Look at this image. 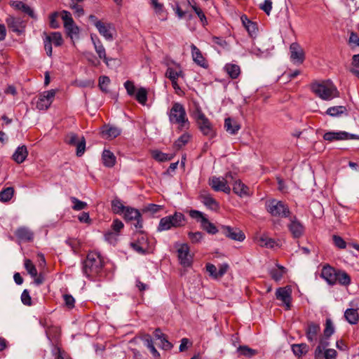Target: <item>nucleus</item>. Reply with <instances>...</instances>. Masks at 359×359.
<instances>
[{"label":"nucleus","instance_id":"49530a36","mask_svg":"<svg viewBox=\"0 0 359 359\" xmlns=\"http://www.w3.org/2000/svg\"><path fill=\"white\" fill-rule=\"evenodd\" d=\"M191 135L187 133H183L174 143V147L176 149H180L182 147H184L186 144L189 142L190 140Z\"/></svg>","mask_w":359,"mask_h":359},{"label":"nucleus","instance_id":"412c9836","mask_svg":"<svg viewBox=\"0 0 359 359\" xmlns=\"http://www.w3.org/2000/svg\"><path fill=\"white\" fill-rule=\"evenodd\" d=\"M191 50L194 62L203 68H208V64L201 51L194 44L191 45Z\"/></svg>","mask_w":359,"mask_h":359},{"label":"nucleus","instance_id":"393cba45","mask_svg":"<svg viewBox=\"0 0 359 359\" xmlns=\"http://www.w3.org/2000/svg\"><path fill=\"white\" fill-rule=\"evenodd\" d=\"M320 327L318 324L313 322L309 323L306 329V336L309 342H314L317 340L320 332Z\"/></svg>","mask_w":359,"mask_h":359},{"label":"nucleus","instance_id":"de8ad7c7","mask_svg":"<svg viewBox=\"0 0 359 359\" xmlns=\"http://www.w3.org/2000/svg\"><path fill=\"white\" fill-rule=\"evenodd\" d=\"M24 265L25 269L32 277H36L37 276V270L30 259H26Z\"/></svg>","mask_w":359,"mask_h":359},{"label":"nucleus","instance_id":"6ab92c4d","mask_svg":"<svg viewBox=\"0 0 359 359\" xmlns=\"http://www.w3.org/2000/svg\"><path fill=\"white\" fill-rule=\"evenodd\" d=\"M222 232L226 237L234 241H243L245 238V234L238 228L223 226Z\"/></svg>","mask_w":359,"mask_h":359},{"label":"nucleus","instance_id":"052dcab7","mask_svg":"<svg viewBox=\"0 0 359 359\" xmlns=\"http://www.w3.org/2000/svg\"><path fill=\"white\" fill-rule=\"evenodd\" d=\"M189 238L193 243H199L202 239L203 234L200 231L197 232H189L188 233Z\"/></svg>","mask_w":359,"mask_h":359},{"label":"nucleus","instance_id":"bb28decb","mask_svg":"<svg viewBox=\"0 0 359 359\" xmlns=\"http://www.w3.org/2000/svg\"><path fill=\"white\" fill-rule=\"evenodd\" d=\"M11 6L16 10L21 11L24 13L29 15L30 18L33 19H36V15L34 11V10L28 5L25 4L22 1H13Z\"/></svg>","mask_w":359,"mask_h":359},{"label":"nucleus","instance_id":"2eb2a0df","mask_svg":"<svg viewBox=\"0 0 359 359\" xmlns=\"http://www.w3.org/2000/svg\"><path fill=\"white\" fill-rule=\"evenodd\" d=\"M291 289L288 287H279L276 291V299L282 302L287 310H289L291 306Z\"/></svg>","mask_w":359,"mask_h":359},{"label":"nucleus","instance_id":"f257e3e1","mask_svg":"<svg viewBox=\"0 0 359 359\" xmlns=\"http://www.w3.org/2000/svg\"><path fill=\"white\" fill-rule=\"evenodd\" d=\"M169 122L172 125L177 126L180 131L188 130L190 127V121L187 116L186 109L180 102H174L167 113Z\"/></svg>","mask_w":359,"mask_h":359},{"label":"nucleus","instance_id":"f704fd0d","mask_svg":"<svg viewBox=\"0 0 359 359\" xmlns=\"http://www.w3.org/2000/svg\"><path fill=\"white\" fill-rule=\"evenodd\" d=\"M345 319L351 325L358 323L359 320V313L356 309H347L344 312Z\"/></svg>","mask_w":359,"mask_h":359},{"label":"nucleus","instance_id":"a19ab883","mask_svg":"<svg viewBox=\"0 0 359 359\" xmlns=\"http://www.w3.org/2000/svg\"><path fill=\"white\" fill-rule=\"evenodd\" d=\"M15 190L13 187H9L0 191V201L3 203L8 202L13 196Z\"/></svg>","mask_w":359,"mask_h":359},{"label":"nucleus","instance_id":"4468645a","mask_svg":"<svg viewBox=\"0 0 359 359\" xmlns=\"http://www.w3.org/2000/svg\"><path fill=\"white\" fill-rule=\"evenodd\" d=\"M124 219L127 222L135 221L134 224L135 229H141L142 227V219L140 211L137 209L131 207H126L123 212Z\"/></svg>","mask_w":359,"mask_h":359},{"label":"nucleus","instance_id":"f8f14e48","mask_svg":"<svg viewBox=\"0 0 359 359\" xmlns=\"http://www.w3.org/2000/svg\"><path fill=\"white\" fill-rule=\"evenodd\" d=\"M130 247L137 253L144 255L149 251V242L146 235L139 233L137 240L130 243Z\"/></svg>","mask_w":359,"mask_h":359},{"label":"nucleus","instance_id":"b1692460","mask_svg":"<svg viewBox=\"0 0 359 359\" xmlns=\"http://www.w3.org/2000/svg\"><path fill=\"white\" fill-rule=\"evenodd\" d=\"M99 33L108 41L113 40L114 29L110 24H105L102 22H97L96 25Z\"/></svg>","mask_w":359,"mask_h":359},{"label":"nucleus","instance_id":"4be33fe9","mask_svg":"<svg viewBox=\"0 0 359 359\" xmlns=\"http://www.w3.org/2000/svg\"><path fill=\"white\" fill-rule=\"evenodd\" d=\"M175 66H168L165 76L171 81L178 80L179 78H184V74L182 69L181 66L179 64H175Z\"/></svg>","mask_w":359,"mask_h":359},{"label":"nucleus","instance_id":"dca6fc26","mask_svg":"<svg viewBox=\"0 0 359 359\" xmlns=\"http://www.w3.org/2000/svg\"><path fill=\"white\" fill-rule=\"evenodd\" d=\"M288 229L292 233L293 238H299L302 237L304 233V226L302 222L297 219L296 217L290 218V222L288 224Z\"/></svg>","mask_w":359,"mask_h":359},{"label":"nucleus","instance_id":"603ef678","mask_svg":"<svg viewBox=\"0 0 359 359\" xmlns=\"http://www.w3.org/2000/svg\"><path fill=\"white\" fill-rule=\"evenodd\" d=\"M238 351L241 355L249 358L255 355L257 353V351L255 349L250 348L246 346H240L238 348Z\"/></svg>","mask_w":359,"mask_h":359},{"label":"nucleus","instance_id":"6e6552de","mask_svg":"<svg viewBox=\"0 0 359 359\" xmlns=\"http://www.w3.org/2000/svg\"><path fill=\"white\" fill-rule=\"evenodd\" d=\"M65 141L67 144L76 147V156H81L86 150V140L84 137H79L74 133L67 134Z\"/></svg>","mask_w":359,"mask_h":359},{"label":"nucleus","instance_id":"9d476101","mask_svg":"<svg viewBox=\"0 0 359 359\" xmlns=\"http://www.w3.org/2000/svg\"><path fill=\"white\" fill-rule=\"evenodd\" d=\"M323 139L327 142L359 139V136L345 131H329L324 134Z\"/></svg>","mask_w":359,"mask_h":359},{"label":"nucleus","instance_id":"f03ea898","mask_svg":"<svg viewBox=\"0 0 359 359\" xmlns=\"http://www.w3.org/2000/svg\"><path fill=\"white\" fill-rule=\"evenodd\" d=\"M103 259L97 252H90L83 263V273L89 279H93L102 271Z\"/></svg>","mask_w":359,"mask_h":359},{"label":"nucleus","instance_id":"6e6d98bb","mask_svg":"<svg viewBox=\"0 0 359 359\" xmlns=\"http://www.w3.org/2000/svg\"><path fill=\"white\" fill-rule=\"evenodd\" d=\"M192 8L199 18L202 25L203 27L206 26L208 25V20L203 11L200 8L197 7L196 5L192 6Z\"/></svg>","mask_w":359,"mask_h":359},{"label":"nucleus","instance_id":"e2e57ef3","mask_svg":"<svg viewBox=\"0 0 359 359\" xmlns=\"http://www.w3.org/2000/svg\"><path fill=\"white\" fill-rule=\"evenodd\" d=\"M259 8L269 15L272 10V1L264 0V3L260 4Z\"/></svg>","mask_w":359,"mask_h":359},{"label":"nucleus","instance_id":"e433bc0d","mask_svg":"<svg viewBox=\"0 0 359 359\" xmlns=\"http://www.w3.org/2000/svg\"><path fill=\"white\" fill-rule=\"evenodd\" d=\"M94 48H95V50L96 53H97L100 59H102L107 65H109V60H111V59H109L107 57L105 48L102 46L100 39H97V42H94Z\"/></svg>","mask_w":359,"mask_h":359},{"label":"nucleus","instance_id":"ea45409f","mask_svg":"<svg viewBox=\"0 0 359 359\" xmlns=\"http://www.w3.org/2000/svg\"><path fill=\"white\" fill-rule=\"evenodd\" d=\"M346 107L344 106H334L329 107L326 111V114L332 117H337L346 113Z\"/></svg>","mask_w":359,"mask_h":359},{"label":"nucleus","instance_id":"39448f33","mask_svg":"<svg viewBox=\"0 0 359 359\" xmlns=\"http://www.w3.org/2000/svg\"><path fill=\"white\" fill-rule=\"evenodd\" d=\"M194 117L203 135L209 138H213L215 136L216 133L212 123L200 108H196Z\"/></svg>","mask_w":359,"mask_h":359},{"label":"nucleus","instance_id":"a878e982","mask_svg":"<svg viewBox=\"0 0 359 359\" xmlns=\"http://www.w3.org/2000/svg\"><path fill=\"white\" fill-rule=\"evenodd\" d=\"M224 126L226 131L232 135H236L241 128V124L236 120L229 117L224 119Z\"/></svg>","mask_w":359,"mask_h":359},{"label":"nucleus","instance_id":"473e14b6","mask_svg":"<svg viewBox=\"0 0 359 359\" xmlns=\"http://www.w3.org/2000/svg\"><path fill=\"white\" fill-rule=\"evenodd\" d=\"M202 203L209 209L217 210L219 208L217 202L209 194H203L201 195Z\"/></svg>","mask_w":359,"mask_h":359},{"label":"nucleus","instance_id":"c03bdc74","mask_svg":"<svg viewBox=\"0 0 359 359\" xmlns=\"http://www.w3.org/2000/svg\"><path fill=\"white\" fill-rule=\"evenodd\" d=\"M257 243L262 247L273 248L274 246L275 241L269 238L267 236L263 234L257 237Z\"/></svg>","mask_w":359,"mask_h":359},{"label":"nucleus","instance_id":"c9c22d12","mask_svg":"<svg viewBox=\"0 0 359 359\" xmlns=\"http://www.w3.org/2000/svg\"><path fill=\"white\" fill-rule=\"evenodd\" d=\"M344 286H348L351 284V277L344 271L337 270L336 274V283Z\"/></svg>","mask_w":359,"mask_h":359},{"label":"nucleus","instance_id":"09e8293b","mask_svg":"<svg viewBox=\"0 0 359 359\" xmlns=\"http://www.w3.org/2000/svg\"><path fill=\"white\" fill-rule=\"evenodd\" d=\"M112 210L116 214H123L126 207L123 205L120 200H114L111 203Z\"/></svg>","mask_w":359,"mask_h":359},{"label":"nucleus","instance_id":"7c9ffc66","mask_svg":"<svg viewBox=\"0 0 359 359\" xmlns=\"http://www.w3.org/2000/svg\"><path fill=\"white\" fill-rule=\"evenodd\" d=\"M121 130L114 126H104L102 128V136L106 139H113L121 134Z\"/></svg>","mask_w":359,"mask_h":359},{"label":"nucleus","instance_id":"cd10ccee","mask_svg":"<svg viewBox=\"0 0 359 359\" xmlns=\"http://www.w3.org/2000/svg\"><path fill=\"white\" fill-rule=\"evenodd\" d=\"M241 19L243 26L245 27V29L248 32L249 35L251 37L255 36L258 32V27H257V23L249 20L246 15H242Z\"/></svg>","mask_w":359,"mask_h":359},{"label":"nucleus","instance_id":"ddd939ff","mask_svg":"<svg viewBox=\"0 0 359 359\" xmlns=\"http://www.w3.org/2000/svg\"><path fill=\"white\" fill-rule=\"evenodd\" d=\"M55 95V90L43 92L38 98L36 104V108L39 110H46L52 104Z\"/></svg>","mask_w":359,"mask_h":359},{"label":"nucleus","instance_id":"bf43d9fd","mask_svg":"<svg viewBox=\"0 0 359 359\" xmlns=\"http://www.w3.org/2000/svg\"><path fill=\"white\" fill-rule=\"evenodd\" d=\"M110 83V79L107 76H102L99 79V87L101 90L107 92V86Z\"/></svg>","mask_w":359,"mask_h":359},{"label":"nucleus","instance_id":"a211bd4d","mask_svg":"<svg viewBox=\"0 0 359 359\" xmlns=\"http://www.w3.org/2000/svg\"><path fill=\"white\" fill-rule=\"evenodd\" d=\"M290 58L294 63L302 64L304 60V52L297 43H292L290 46Z\"/></svg>","mask_w":359,"mask_h":359},{"label":"nucleus","instance_id":"3c124183","mask_svg":"<svg viewBox=\"0 0 359 359\" xmlns=\"http://www.w3.org/2000/svg\"><path fill=\"white\" fill-rule=\"evenodd\" d=\"M285 273V268L279 266L278 269H271L270 274L273 280L276 281L280 280Z\"/></svg>","mask_w":359,"mask_h":359},{"label":"nucleus","instance_id":"774afa93","mask_svg":"<svg viewBox=\"0 0 359 359\" xmlns=\"http://www.w3.org/2000/svg\"><path fill=\"white\" fill-rule=\"evenodd\" d=\"M70 8L74 10L78 17H81L84 14V11L81 6L78 5L74 2V0H72L69 4Z\"/></svg>","mask_w":359,"mask_h":359},{"label":"nucleus","instance_id":"4d7b16f0","mask_svg":"<svg viewBox=\"0 0 359 359\" xmlns=\"http://www.w3.org/2000/svg\"><path fill=\"white\" fill-rule=\"evenodd\" d=\"M52 353L55 359H71L64 351H62L58 346H54L53 348Z\"/></svg>","mask_w":359,"mask_h":359},{"label":"nucleus","instance_id":"8fccbe9b","mask_svg":"<svg viewBox=\"0 0 359 359\" xmlns=\"http://www.w3.org/2000/svg\"><path fill=\"white\" fill-rule=\"evenodd\" d=\"M152 156L155 160H156L159 162H164V161H170L171 159L169 154L163 153L158 150H155V151H152Z\"/></svg>","mask_w":359,"mask_h":359},{"label":"nucleus","instance_id":"680f3d73","mask_svg":"<svg viewBox=\"0 0 359 359\" xmlns=\"http://www.w3.org/2000/svg\"><path fill=\"white\" fill-rule=\"evenodd\" d=\"M124 87L127 91V93L130 95V96H133L135 95V90H136V88L134 85V83L131 81H126L125 83H124Z\"/></svg>","mask_w":359,"mask_h":359},{"label":"nucleus","instance_id":"37998d69","mask_svg":"<svg viewBox=\"0 0 359 359\" xmlns=\"http://www.w3.org/2000/svg\"><path fill=\"white\" fill-rule=\"evenodd\" d=\"M201 226L210 234L214 235L218 231L215 225L210 222L207 218L203 219V222L201 223Z\"/></svg>","mask_w":359,"mask_h":359},{"label":"nucleus","instance_id":"c85d7f7f","mask_svg":"<svg viewBox=\"0 0 359 359\" xmlns=\"http://www.w3.org/2000/svg\"><path fill=\"white\" fill-rule=\"evenodd\" d=\"M28 151L26 146L22 145L18 147L13 154V160L17 163L20 164L23 163L27 157Z\"/></svg>","mask_w":359,"mask_h":359},{"label":"nucleus","instance_id":"aec40b11","mask_svg":"<svg viewBox=\"0 0 359 359\" xmlns=\"http://www.w3.org/2000/svg\"><path fill=\"white\" fill-rule=\"evenodd\" d=\"M337 271L333 267L327 265L323 267L320 277L323 278L329 285L336 284V274Z\"/></svg>","mask_w":359,"mask_h":359},{"label":"nucleus","instance_id":"58836bf2","mask_svg":"<svg viewBox=\"0 0 359 359\" xmlns=\"http://www.w3.org/2000/svg\"><path fill=\"white\" fill-rule=\"evenodd\" d=\"M292 351L293 353L297 357H302L306 354L309 351V346L304 343L292 345Z\"/></svg>","mask_w":359,"mask_h":359},{"label":"nucleus","instance_id":"9b49d317","mask_svg":"<svg viewBox=\"0 0 359 359\" xmlns=\"http://www.w3.org/2000/svg\"><path fill=\"white\" fill-rule=\"evenodd\" d=\"M177 257L181 265L190 266L192 264V256L190 255L189 247L187 243L177 245Z\"/></svg>","mask_w":359,"mask_h":359},{"label":"nucleus","instance_id":"a18cd8bd","mask_svg":"<svg viewBox=\"0 0 359 359\" xmlns=\"http://www.w3.org/2000/svg\"><path fill=\"white\" fill-rule=\"evenodd\" d=\"M44 34H46L44 32ZM46 38H49L50 42L53 43L55 46H60L63 43L62 34L58 32H52L50 35H46Z\"/></svg>","mask_w":359,"mask_h":359},{"label":"nucleus","instance_id":"69168bd1","mask_svg":"<svg viewBox=\"0 0 359 359\" xmlns=\"http://www.w3.org/2000/svg\"><path fill=\"white\" fill-rule=\"evenodd\" d=\"M21 301L24 305L31 306L32 298L27 290H24L21 294Z\"/></svg>","mask_w":359,"mask_h":359},{"label":"nucleus","instance_id":"5fc2aeb1","mask_svg":"<svg viewBox=\"0 0 359 359\" xmlns=\"http://www.w3.org/2000/svg\"><path fill=\"white\" fill-rule=\"evenodd\" d=\"M334 332V327L331 319L327 318L325 322V327L324 330V336L329 338Z\"/></svg>","mask_w":359,"mask_h":359},{"label":"nucleus","instance_id":"2f4dec72","mask_svg":"<svg viewBox=\"0 0 359 359\" xmlns=\"http://www.w3.org/2000/svg\"><path fill=\"white\" fill-rule=\"evenodd\" d=\"M154 334L155 338L160 340L161 346L163 349L170 350L172 348V344L167 340L165 335L162 333L161 329L156 328Z\"/></svg>","mask_w":359,"mask_h":359},{"label":"nucleus","instance_id":"5701e85b","mask_svg":"<svg viewBox=\"0 0 359 359\" xmlns=\"http://www.w3.org/2000/svg\"><path fill=\"white\" fill-rule=\"evenodd\" d=\"M15 235L20 242H30L34 238L33 233L25 226L18 228L15 231Z\"/></svg>","mask_w":359,"mask_h":359},{"label":"nucleus","instance_id":"338daca9","mask_svg":"<svg viewBox=\"0 0 359 359\" xmlns=\"http://www.w3.org/2000/svg\"><path fill=\"white\" fill-rule=\"evenodd\" d=\"M333 242L334 245L340 248V249H344L346 247V243L345 241L339 236L334 235L332 237Z\"/></svg>","mask_w":359,"mask_h":359},{"label":"nucleus","instance_id":"0eeeda50","mask_svg":"<svg viewBox=\"0 0 359 359\" xmlns=\"http://www.w3.org/2000/svg\"><path fill=\"white\" fill-rule=\"evenodd\" d=\"M266 209L273 217H287L290 215V210L287 205L280 201L271 199L266 201Z\"/></svg>","mask_w":359,"mask_h":359},{"label":"nucleus","instance_id":"423d86ee","mask_svg":"<svg viewBox=\"0 0 359 359\" xmlns=\"http://www.w3.org/2000/svg\"><path fill=\"white\" fill-rule=\"evenodd\" d=\"M61 18L63 21L65 32L72 40L79 38V27L75 24L72 14L67 11H62L60 13Z\"/></svg>","mask_w":359,"mask_h":359},{"label":"nucleus","instance_id":"4c0bfd02","mask_svg":"<svg viewBox=\"0 0 359 359\" xmlns=\"http://www.w3.org/2000/svg\"><path fill=\"white\" fill-rule=\"evenodd\" d=\"M224 69L233 79L238 78L241 74L240 67L236 64L228 63L224 66Z\"/></svg>","mask_w":359,"mask_h":359},{"label":"nucleus","instance_id":"f3484780","mask_svg":"<svg viewBox=\"0 0 359 359\" xmlns=\"http://www.w3.org/2000/svg\"><path fill=\"white\" fill-rule=\"evenodd\" d=\"M6 22L9 29L18 35L24 32L25 25L20 18H15L13 16H8Z\"/></svg>","mask_w":359,"mask_h":359},{"label":"nucleus","instance_id":"864d4df0","mask_svg":"<svg viewBox=\"0 0 359 359\" xmlns=\"http://www.w3.org/2000/svg\"><path fill=\"white\" fill-rule=\"evenodd\" d=\"M71 201L73 203L74 205L72 206L73 210L79 211L85 209L87 207V203L86 202L81 201L76 198V197H71Z\"/></svg>","mask_w":359,"mask_h":359},{"label":"nucleus","instance_id":"20e7f679","mask_svg":"<svg viewBox=\"0 0 359 359\" xmlns=\"http://www.w3.org/2000/svg\"><path fill=\"white\" fill-rule=\"evenodd\" d=\"M185 223L184 215L180 212H175L173 215L164 217L160 219L157 227L158 231H168L172 228L183 226Z\"/></svg>","mask_w":359,"mask_h":359},{"label":"nucleus","instance_id":"79ce46f5","mask_svg":"<svg viewBox=\"0 0 359 359\" xmlns=\"http://www.w3.org/2000/svg\"><path fill=\"white\" fill-rule=\"evenodd\" d=\"M148 92L145 88H140L135 95L136 100L142 105H145L147 101Z\"/></svg>","mask_w":359,"mask_h":359},{"label":"nucleus","instance_id":"0e129e2a","mask_svg":"<svg viewBox=\"0 0 359 359\" xmlns=\"http://www.w3.org/2000/svg\"><path fill=\"white\" fill-rule=\"evenodd\" d=\"M206 271L208 272L209 275L215 279L219 278V276L217 274L218 270L217 267L212 264H208L206 265Z\"/></svg>","mask_w":359,"mask_h":359},{"label":"nucleus","instance_id":"13d9d810","mask_svg":"<svg viewBox=\"0 0 359 359\" xmlns=\"http://www.w3.org/2000/svg\"><path fill=\"white\" fill-rule=\"evenodd\" d=\"M189 216L192 218L196 219L197 222H199L201 224L203 222V219H205L204 214L196 210H191L189 212Z\"/></svg>","mask_w":359,"mask_h":359},{"label":"nucleus","instance_id":"1a4fd4ad","mask_svg":"<svg viewBox=\"0 0 359 359\" xmlns=\"http://www.w3.org/2000/svg\"><path fill=\"white\" fill-rule=\"evenodd\" d=\"M233 178L232 174L231 172H228L226 175V178H221L217 177H212L210 180L209 184L211 187L216 191H223L226 194H230L231 188L227 184L228 178Z\"/></svg>","mask_w":359,"mask_h":359},{"label":"nucleus","instance_id":"72a5a7b5","mask_svg":"<svg viewBox=\"0 0 359 359\" xmlns=\"http://www.w3.org/2000/svg\"><path fill=\"white\" fill-rule=\"evenodd\" d=\"M102 162L104 166L108 168L113 167L116 163V157L109 150L104 149L102 155Z\"/></svg>","mask_w":359,"mask_h":359},{"label":"nucleus","instance_id":"7ed1b4c3","mask_svg":"<svg viewBox=\"0 0 359 359\" xmlns=\"http://www.w3.org/2000/svg\"><path fill=\"white\" fill-rule=\"evenodd\" d=\"M311 91L323 100H332L339 97V92L330 80L315 81L311 84Z\"/></svg>","mask_w":359,"mask_h":359},{"label":"nucleus","instance_id":"c756f323","mask_svg":"<svg viewBox=\"0 0 359 359\" xmlns=\"http://www.w3.org/2000/svg\"><path fill=\"white\" fill-rule=\"evenodd\" d=\"M233 191L240 197L250 196L249 188L240 180H236L233 183Z\"/></svg>","mask_w":359,"mask_h":359}]
</instances>
